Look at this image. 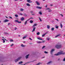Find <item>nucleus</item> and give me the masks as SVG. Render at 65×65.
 Masks as SVG:
<instances>
[{"instance_id": "30", "label": "nucleus", "mask_w": 65, "mask_h": 65, "mask_svg": "<svg viewBox=\"0 0 65 65\" xmlns=\"http://www.w3.org/2000/svg\"><path fill=\"white\" fill-rule=\"evenodd\" d=\"M20 10H21V11H23V10H24V9H23L21 8L20 9Z\"/></svg>"}, {"instance_id": "54", "label": "nucleus", "mask_w": 65, "mask_h": 65, "mask_svg": "<svg viewBox=\"0 0 65 65\" xmlns=\"http://www.w3.org/2000/svg\"><path fill=\"white\" fill-rule=\"evenodd\" d=\"M47 5H46L45 6V7H47Z\"/></svg>"}, {"instance_id": "22", "label": "nucleus", "mask_w": 65, "mask_h": 65, "mask_svg": "<svg viewBox=\"0 0 65 65\" xmlns=\"http://www.w3.org/2000/svg\"><path fill=\"white\" fill-rule=\"evenodd\" d=\"M21 21H23V20H24V18H22L21 19Z\"/></svg>"}, {"instance_id": "60", "label": "nucleus", "mask_w": 65, "mask_h": 65, "mask_svg": "<svg viewBox=\"0 0 65 65\" xmlns=\"http://www.w3.org/2000/svg\"><path fill=\"white\" fill-rule=\"evenodd\" d=\"M56 20L57 21H59V20H58V19H57V20Z\"/></svg>"}, {"instance_id": "59", "label": "nucleus", "mask_w": 65, "mask_h": 65, "mask_svg": "<svg viewBox=\"0 0 65 65\" xmlns=\"http://www.w3.org/2000/svg\"><path fill=\"white\" fill-rule=\"evenodd\" d=\"M4 40H6V39H5Z\"/></svg>"}, {"instance_id": "34", "label": "nucleus", "mask_w": 65, "mask_h": 65, "mask_svg": "<svg viewBox=\"0 0 65 65\" xmlns=\"http://www.w3.org/2000/svg\"><path fill=\"white\" fill-rule=\"evenodd\" d=\"M39 20H40V21H41V22H42V20H41V19L40 18H39Z\"/></svg>"}, {"instance_id": "46", "label": "nucleus", "mask_w": 65, "mask_h": 65, "mask_svg": "<svg viewBox=\"0 0 65 65\" xmlns=\"http://www.w3.org/2000/svg\"><path fill=\"white\" fill-rule=\"evenodd\" d=\"M32 15H35V14H34V13H33V14H32Z\"/></svg>"}, {"instance_id": "47", "label": "nucleus", "mask_w": 65, "mask_h": 65, "mask_svg": "<svg viewBox=\"0 0 65 65\" xmlns=\"http://www.w3.org/2000/svg\"><path fill=\"white\" fill-rule=\"evenodd\" d=\"M62 16V17H63V15H62V14H60Z\"/></svg>"}, {"instance_id": "8", "label": "nucleus", "mask_w": 65, "mask_h": 65, "mask_svg": "<svg viewBox=\"0 0 65 65\" xmlns=\"http://www.w3.org/2000/svg\"><path fill=\"white\" fill-rule=\"evenodd\" d=\"M30 1L31 0H27V1L28 2V3H32V1Z\"/></svg>"}, {"instance_id": "21", "label": "nucleus", "mask_w": 65, "mask_h": 65, "mask_svg": "<svg viewBox=\"0 0 65 65\" xmlns=\"http://www.w3.org/2000/svg\"><path fill=\"white\" fill-rule=\"evenodd\" d=\"M23 63V62L22 61H20V62H19V64H22Z\"/></svg>"}, {"instance_id": "43", "label": "nucleus", "mask_w": 65, "mask_h": 65, "mask_svg": "<svg viewBox=\"0 0 65 65\" xmlns=\"http://www.w3.org/2000/svg\"><path fill=\"white\" fill-rule=\"evenodd\" d=\"M9 18H10V19H12V17H9Z\"/></svg>"}, {"instance_id": "32", "label": "nucleus", "mask_w": 65, "mask_h": 65, "mask_svg": "<svg viewBox=\"0 0 65 65\" xmlns=\"http://www.w3.org/2000/svg\"><path fill=\"white\" fill-rule=\"evenodd\" d=\"M15 17H18V15L17 14H15Z\"/></svg>"}, {"instance_id": "5", "label": "nucleus", "mask_w": 65, "mask_h": 65, "mask_svg": "<svg viewBox=\"0 0 65 65\" xmlns=\"http://www.w3.org/2000/svg\"><path fill=\"white\" fill-rule=\"evenodd\" d=\"M15 22H16V23H21V21L19 22V21H18V20H15Z\"/></svg>"}, {"instance_id": "4", "label": "nucleus", "mask_w": 65, "mask_h": 65, "mask_svg": "<svg viewBox=\"0 0 65 65\" xmlns=\"http://www.w3.org/2000/svg\"><path fill=\"white\" fill-rule=\"evenodd\" d=\"M54 51H55V49H53L51 50L50 51V53L51 55H53V52H54Z\"/></svg>"}, {"instance_id": "51", "label": "nucleus", "mask_w": 65, "mask_h": 65, "mask_svg": "<svg viewBox=\"0 0 65 65\" xmlns=\"http://www.w3.org/2000/svg\"><path fill=\"white\" fill-rule=\"evenodd\" d=\"M47 39L48 40H50V39H49V38H48Z\"/></svg>"}, {"instance_id": "64", "label": "nucleus", "mask_w": 65, "mask_h": 65, "mask_svg": "<svg viewBox=\"0 0 65 65\" xmlns=\"http://www.w3.org/2000/svg\"><path fill=\"white\" fill-rule=\"evenodd\" d=\"M23 43H25V42H24Z\"/></svg>"}, {"instance_id": "17", "label": "nucleus", "mask_w": 65, "mask_h": 65, "mask_svg": "<svg viewBox=\"0 0 65 65\" xmlns=\"http://www.w3.org/2000/svg\"><path fill=\"white\" fill-rule=\"evenodd\" d=\"M37 43H42L41 42V41H37Z\"/></svg>"}, {"instance_id": "49", "label": "nucleus", "mask_w": 65, "mask_h": 65, "mask_svg": "<svg viewBox=\"0 0 65 65\" xmlns=\"http://www.w3.org/2000/svg\"><path fill=\"white\" fill-rule=\"evenodd\" d=\"M51 11H52V10H49L48 11V12H51Z\"/></svg>"}, {"instance_id": "26", "label": "nucleus", "mask_w": 65, "mask_h": 65, "mask_svg": "<svg viewBox=\"0 0 65 65\" xmlns=\"http://www.w3.org/2000/svg\"><path fill=\"white\" fill-rule=\"evenodd\" d=\"M40 34V33L39 32H38L37 33V35H39Z\"/></svg>"}, {"instance_id": "44", "label": "nucleus", "mask_w": 65, "mask_h": 65, "mask_svg": "<svg viewBox=\"0 0 65 65\" xmlns=\"http://www.w3.org/2000/svg\"><path fill=\"white\" fill-rule=\"evenodd\" d=\"M59 27L58 26H57L56 27V28H57V29L58 28V27Z\"/></svg>"}, {"instance_id": "35", "label": "nucleus", "mask_w": 65, "mask_h": 65, "mask_svg": "<svg viewBox=\"0 0 65 65\" xmlns=\"http://www.w3.org/2000/svg\"><path fill=\"white\" fill-rule=\"evenodd\" d=\"M11 42H13V40L11 39L10 40Z\"/></svg>"}, {"instance_id": "29", "label": "nucleus", "mask_w": 65, "mask_h": 65, "mask_svg": "<svg viewBox=\"0 0 65 65\" xmlns=\"http://www.w3.org/2000/svg\"><path fill=\"white\" fill-rule=\"evenodd\" d=\"M51 30H52V31H53V30H54V28H51Z\"/></svg>"}, {"instance_id": "62", "label": "nucleus", "mask_w": 65, "mask_h": 65, "mask_svg": "<svg viewBox=\"0 0 65 65\" xmlns=\"http://www.w3.org/2000/svg\"><path fill=\"white\" fill-rule=\"evenodd\" d=\"M2 38H4L3 37H2Z\"/></svg>"}, {"instance_id": "20", "label": "nucleus", "mask_w": 65, "mask_h": 65, "mask_svg": "<svg viewBox=\"0 0 65 65\" xmlns=\"http://www.w3.org/2000/svg\"><path fill=\"white\" fill-rule=\"evenodd\" d=\"M46 10H51L49 8H47L46 9Z\"/></svg>"}, {"instance_id": "1", "label": "nucleus", "mask_w": 65, "mask_h": 65, "mask_svg": "<svg viewBox=\"0 0 65 65\" xmlns=\"http://www.w3.org/2000/svg\"><path fill=\"white\" fill-rule=\"evenodd\" d=\"M55 47L57 49L60 48L62 47V45L61 44L56 45L55 46Z\"/></svg>"}, {"instance_id": "41", "label": "nucleus", "mask_w": 65, "mask_h": 65, "mask_svg": "<svg viewBox=\"0 0 65 65\" xmlns=\"http://www.w3.org/2000/svg\"><path fill=\"white\" fill-rule=\"evenodd\" d=\"M44 41L45 42V41H42L41 42V43H43L44 42Z\"/></svg>"}, {"instance_id": "23", "label": "nucleus", "mask_w": 65, "mask_h": 65, "mask_svg": "<svg viewBox=\"0 0 65 65\" xmlns=\"http://www.w3.org/2000/svg\"><path fill=\"white\" fill-rule=\"evenodd\" d=\"M30 23H33V21L32 20L30 21Z\"/></svg>"}, {"instance_id": "28", "label": "nucleus", "mask_w": 65, "mask_h": 65, "mask_svg": "<svg viewBox=\"0 0 65 65\" xmlns=\"http://www.w3.org/2000/svg\"><path fill=\"white\" fill-rule=\"evenodd\" d=\"M46 34H45L43 35H42V37H44V36H45V35Z\"/></svg>"}, {"instance_id": "48", "label": "nucleus", "mask_w": 65, "mask_h": 65, "mask_svg": "<svg viewBox=\"0 0 65 65\" xmlns=\"http://www.w3.org/2000/svg\"><path fill=\"white\" fill-rule=\"evenodd\" d=\"M33 19L32 18H30L29 19V20H30V19Z\"/></svg>"}, {"instance_id": "38", "label": "nucleus", "mask_w": 65, "mask_h": 65, "mask_svg": "<svg viewBox=\"0 0 65 65\" xmlns=\"http://www.w3.org/2000/svg\"><path fill=\"white\" fill-rule=\"evenodd\" d=\"M39 13L41 14V15L42 14V13H41V12H39Z\"/></svg>"}, {"instance_id": "37", "label": "nucleus", "mask_w": 65, "mask_h": 65, "mask_svg": "<svg viewBox=\"0 0 65 65\" xmlns=\"http://www.w3.org/2000/svg\"><path fill=\"white\" fill-rule=\"evenodd\" d=\"M4 34H7L8 33L7 32H4Z\"/></svg>"}, {"instance_id": "12", "label": "nucleus", "mask_w": 65, "mask_h": 65, "mask_svg": "<svg viewBox=\"0 0 65 65\" xmlns=\"http://www.w3.org/2000/svg\"><path fill=\"white\" fill-rule=\"evenodd\" d=\"M61 35L60 34H59V35H57L56 36H55V38H57V37H58V36H60Z\"/></svg>"}, {"instance_id": "9", "label": "nucleus", "mask_w": 65, "mask_h": 65, "mask_svg": "<svg viewBox=\"0 0 65 65\" xmlns=\"http://www.w3.org/2000/svg\"><path fill=\"white\" fill-rule=\"evenodd\" d=\"M36 2L37 4L38 5H40V4H39V3L37 1H36Z\"/></svg>"}, {"instance_id": "13", "label": "nucleus", "mask_w": 65, "mask_h": 65, "mask_svg": "<svg viewBox=\"0 0 65 65\" xmlns=\"http://www.w3.org/2000/svg\"><path fill=\"white\" fill-rule=\"evenodd\" d=\"M37 24H35L32 26V27H34L35 26H36Z\"/></svg>"}, {"instance_id": "25", "label": "nucleus", "mask_w": 65, "mask_h": 65, "mask_svg": "<svg viewBox=\"0 0 65 65\" xmlns=\"http://www.w3.org/2000/svg\"><path fill=\"white\" fill-rule=\"evenodd\" d=\"M2 40H3V43H5V40H4V39H2Z\"/></svg>"}, {"instance_id": "63", "label": "nucleus", "mask_w": 65, "mask_h": 65, "mask_svg": "<svg viewBox=\"0 0 65 65\" xmlns=\"http://www.w3.org/2000/svg\"><path fill=\"white\" fill-rule=\"evenodd\" d=\"M55 20H57V19H55Z\"/></svg>"}, {"instance_id": "3", "label": "nucleus", "mask_w": 65, "mask_h": 65, "mask_svg": "<svg viewBox=\"0 0 65 65\" xmlns=\"http://www.w3.org/2000/svg\"><path fill=\"white\" fill-rule=\"evenodd\" d=\"M22 58V57H20L19 58H18L17 59V60H15V62H18L19 60H20Z\"/></svg>"}, {"instance_id": "31", "label": "nucleus", "mask_w": 65, "mask_h": 65, "mask_svg": "<svg viewBox=\"0 0 65 65\" xmlns=\"http://www.w3.org/2000/svg\"><path fill=\"white\" fill-rule=\"evenodd\" d=\"M45 47V46H44L42 47V49H43Z\"/></svg>"}, {"instance_id": "2", "label": "nucleus", "mask_w": 65, "mask_h": 65, "mask_svg": "<svg viewBox=\"0 0 65 65\" xmlns=\"http://www.w3.org/2000/svg\"><path fill=\"white\" fill-rule=\"evenodd\" d=\"M65 53H63L62 52H59L57 54H55L56 56H58V55H61V54H62V55H64V54H65Z\"/></svg>"}, {"instance_id": "53", "label": "nucleus", "mask_w": 65, "mask_h": 65, "mask_svg": "<svg viewBox=\"0 0 65 65\" xmlns=\"http://www.w3.org/2000/svg\"><path fill=\"white\" fill-rule=\"evenodd\" d=\"M60 58L58 59V61H60Z\"/></svg>"}, {"instance_id": "15", "label": "nucleus", "mask_w": 65, "mask_h": 65, "mask_svg": "<svg viewBox=\"0 0 65 65\" xmlns=\"http://www.w3.org/2000/svg\"><path fill=\"white\" fill-rule=\"evenodd\" d=\"M60 27L61 28H62L63 27V25H62V24L61 23L60 24Z\"/></svg>"}, {"instance_id": "11", "label": "nucleus", "mask_w": 65, "mask_h": 65, "mask_svg": "<svg viewBox=\"0 0 65 65\" xmlns=\"http://www.w3.org/2000/svg\"><path fill=\"white\" fill-rule=\"evenodd\" d=\"M37 39H39V40H43V39H42V38H37Z\"/></svg>"}, {"instance_id": "58", "label": "nucleus", "mask_w": 65, "mask_h": 65, "mask_svg": "<svg viewBox=\"0 0 65 65\" xmlns=\"http://www.w3.org/2000/svg\"><path fill=\"white\" fill-rule=\"evenodd\" d=\"M18 36H19V37H20V36H21L20 35H19Z\"/></svg>"}, {"instance_id": "10", "label": "nucleus", "mask_w": 65, "mask_h": 65, "mask_svg": "<svg viewBox=\"0 0 65 65\" xmlns=\"http://www.w3.org/2000/svg\"><path fill=\"white\" fill-rule=\"evenodd\" d=\"M36 8H38V9H41V8H42L41 7H40L39 6H37Z\"/></svg>"}, {"instance_id": "39", "label": "nucleus", "mask_w": 65, "mask_h": 65, "mask_svg": "<svg viewBox=\"0 0 65 65\" xmlns=\"http://www.w3.org/2000/svg\"><path fill=\"white\" fill-rule=\"evenodd\" d=\"M44 53H45V54H47V53H48L47 52H46V51H45Z\"/></svg>"}, {"instance_id": "42", "label": "nucleus", "mask_w": 65, "mask_h": 65, "mask_svg": "<svg viewBox=\"0 0 65 65\" xmlns=\"http://www.w3.org/2000/svg\"><path fill=\"white\" fill-rule=\"evenodd\" d=\"M63 61H65V57L64 58V59L63 60Z\"/></svg>"}, {"instance_id": "45", "label": "nucleus", "mask_w": 65, "mask_h": 65, "mask_svg": "<svg viewBox=\"0 0 65 65\" xmlns=\"http://www.w3.org/2000/svg\"><path fill=\"white\" fill-rule=\"evenodd\" d=\"M29 39H30L31 40H32V39L31 38H29Z\"/></svg>"}, {"instance_id": "36", "label": "nucleus", "mask_w": 65, "mask_h": 65, "mask_svg": "<svg viewBox=\"0 0 65 65\" xmlns=\"http://www.w3.org/2000/svg\"><path fill=\"white\" fill-rule=\"evenodd\" d=\"M19 15H23V14L21 13H20L19 14Z\"/></svg>"}, {"instance_id": "56", "label": "nucleus", "mask_w": 65, "mask_h": 65, "mask_svg": "<svg viewBox=\"0 0 65 65\" xmlns=\"http://www.w3.org/2000/svg\"><path fill=\"white\" fill-rule=\"evenodd\" d=\"M53 5H52V4H51L50 5V6H53Z\"/></svg>"}, {"instance_id": "55", "label": "nucleus", "mask_w": 65, "mask_h": 65, "mask_svg": "<svg viewBox=\"0 0 65 65\" xmlns=\"http://www.w3.org/2000/svg\"><path fill=\"white\" fill-rule=\"evenodd\" d=\"M15 30H17V28H15Z\"/></svg>"}, {"instance_id": "19", "label": "nucleus", "mask_w": 65, "mask_h": 65, "mask_svg": "<svg viewBox=\"0 0 65 65\" xmlns=\"http://www.w3.org/2000/svg\"><path fill=\"white\" fill-rule=\"evenodd\" d=\"M47 28H48V29H50V25H47Z\"/></svg>"}, {"instance_id": "16", "label": "nucleus", "mask_w": 65, "mask_h": 65, "mask_svg": "<svg viewBox=\"0 0 65 65\" xmlns=\"http://www.w3.org/2000/svg\"><path fill=\"white\" fill-rule=\"evenodd\" d=\"M52 63V61H50L48 62L47 63V64H51V63Z\"/></svg>"}, {"instance_id": "50", "label": "nucleus", "mask_w": 65, "mask_h": 65, "mask_svg": "<svg viewBox=\"0 0 65 65\" xmlns=\"http://www.w3.org/2000/svg\"><path fill=\"white\" fill-rule=\"evenodd\" d=\"M10 23H8V26H9V25H10Z\"/></svg>"}, {"instance_id": "6", "label": "nucleus", "mask_w": 65, "mask_h": 65, "mask_svg": "<svg viewBox=\"0 0 65 65\" xmlns=\"http://www.w3.org/2000/svg\"><path fill=\"white\" fill-rule=\"evenodd\" d=\"M9 21V20L7 19H6L3 21V22H4V23H6V22H7Z\"/></svg>"}, {"instance_id": "18", "label": "nucleus", "mask_w": 65, "mask_h": 65, "mask_svg": "<svg viewBox=\"0 0 65 65\" xmlns=\"http://www.w3.org/2000/svg\"><path fill=\"white\" fill-rule=\"evenodd\" d=\"M21 46L22 47H25V46H26V45H23V44L21 45Z\"/></svg>"}, {"instance_id": "7", "label": "nucleus", "mask_w": 65, "mask_h": 65, "mask_svg": "<svg viewBox=\"0 0 65 65\" xmlns=\"http://www.w3.org/2000/svg\"><path fill=\"white\" fill-rule=\"evenodd\" d=\"M35 29H36V28L35 27H34V28L32 30V32H34L35 31Z\"/></svg>"}, {"instance_id": "14", "label": "nucleus", "mask_w": 65, "mask_h": 65, "mask_svg": "<svg viewBox=\"0 0 65 65\" xmlns=\"http://www.w3.org/2000/svg\"><path fill=\"white\" fill-rule=\"evenodd\" d=\"M29 54H28V55H27L25 56V57L26 58V59H28V57H29Z\"/></svg>"}, {"instance_id": "52", "label": "nucleus", "mask_w": 65, "mask_h": 65, "mask_svg": "<svg viewBox=\"0 0 65 65\" xmlns=\"http://www.w3.org/2000/svg\"><path fill=\"white\" fill-rule=\"evenodd\" d=\"M30 13H33V11H31Z\"/></svg>"}, {"instance_id": "61", "label": "nucleus", "mask_w": 65, "mask_h": 65, "mask_svg": "<svg viewBox=\"0 0 65 65\" xmlns=\"http://www.w3.org/2000/svg\"><path fill=\"white\" fill-rule=\"evenodd\" d=\"M14 1H18V0H14Z\"/></svg>"}, {"instance_id": "40", "label": "nucleus", "mask_w": 65, "mask_h": 65, "mask_svg": "<svg viewBox=\"0 0 65 65\" xmlns=\"http://www.w3.org/2000/svg\"><path fill=\"white\" fill-rule=\"evenodd\" d=\"M13 45V44H12L11 45V47Z\"/></svg>"}, {"instance_id": "27", "label": "nucleus", "mask_w": 65, "mask_h": 65, "mask_svg": "<svg viewBox=\"0 0 65 65\" xmlns=\"http://www.w3.org/2000/svg\"><path fill=\"white\" fill-rule=\"evenodd\" d=\"M27 23V21H26L24 23L25 25H26Z\"/></svg>"}, {"instance_id": "57", "label": "nucleus", "mask_w": 65, "mask_h": 65, "mask_svg": "<svg viewBox=\"0 0 65 65\" xmlns=\"http://www.w3.org/2000/svg\"><path fill=\"white\" fill-rule=\"evenodd\" d=\"M45 57H42V58H44Z\"/></svg>"}, {"instance_id": "24", "label": "nucleus", "mask_w": 65, "mask_h": 65, "mask_svg": "<svg viewBox=\"0 0 65 65\" xmlns=\"http://www.w3.org/2000/svg\"><path fill=\"white\" fill-rule=\"evenodd\" d=\"M26 5H27V6H30V5L29 4H27Z\"/></svg>"}, {"instance_id": "33", "label": "nucleus", "mask_w": 65, "mask_h": 65, "mask_svg": "<svg viewBox=\"0 0 65 65\" xmlns=\"http://www.w3.org/2000/svg\"><path fill=\"white\" fill-rule=\"evenodd\" d=\"M26 38V36H25L23 37V39H25V38Z\"/></svg>"}]
</instances>
